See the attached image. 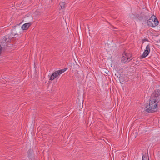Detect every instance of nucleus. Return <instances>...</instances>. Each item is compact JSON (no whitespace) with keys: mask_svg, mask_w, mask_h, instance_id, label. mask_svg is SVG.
<instances>
[{"mask_svg":"<svg viewBox=\"0 0 160 160\" xmlns=\"http://www.w3.org/2000/svg\"><path fill=\"white\" fill-rule=\"evenodd\" d=\"M158 102L150 99L148 108L146 109V111L149 113L156 111L158 110L157 104Z\"/></svg>","mask_w":160,"mask_h":160,"instance_id":"f257e3e1","label":"nucleus"},{"mask_svg":"<svg viewBox=\"0 0 160 160\" xmlns=\"http://www.w3.org/2000/svg\"><path fill=\"white\" fill-rule=\"evenodd\" d=\"M147 23L149 26L154 27L158 25L159 22L156 16L153 15L148 20Z\"/></svg>","mask_w":160,"mask_h":160,"instance_id":"f03ea898","label":"nucleus"},{"mask_svg":"<svg viewBox=\"0 0 160 160\" xmlns=\"http://www.w3.org/2000/svg\"><path fill=\"white\" fill-rule=\"evenodd\" d=\"M150 99L156 102H159L160 101V90H155L153 92L150 97Z\"/></svg>","mask_w":160,"mask_h":160,"instance_id":"7ed1b4c3","label":"nucleus"},{"mask_svg":"<svg viewBox=\"0 0 160 160\" xmlns=\"http://www.w3.org/2000/svg\"><path fill=\"white\" fill-rule=\"evenodd\" d=\"M66 70L67 68H64L55 72L51 76L49 80L51 81L53 80L56 78L64 72Z\"/></svg>","mask_w":160,"mask_h":160,"instance_id":"20e7f679","label":"nucleus"},{"mask_svg":"<svg viewBox=\"0 0 160 160\" xmlns=\"http://www.w3.org/2000/svg\"><path fill=\"white\" fill-rule=\"evenodd\" d=\"M150 52V46L149 45H148L146 47V50L144 51L143 54L140 57V58L142 59L145 58L148 55Z\"/></svg>","mask_w":160,"mask_h":160,"instance_id":"39448f33","label":"nucleus"},{"mask_svg":"<svg viewBox=\"0 0 160 160\" xmlns=\"http://www.w3.org/2000/svg\"><path fill=\"white\" fill-rule=\"evenodd\" d=\"M130 58L128 57L126 53L123 54L122 57V62L124 63H128L130 60L132 59H131L129 60Z\"/></svg>","mask_w":160,"mask_h":160,"instance_id":"423d86ee","label":"nucleus"},{"mask_svg":"<svg viewBox=\"0 0 160 160\" xmlns=\"http://www.w3.org/2000/svg\"><path fill=\"white\" fill-rule=\"evenodd\" d=\"M31 23H25L22 26V28L24 30H27L31 26Z\"/></svg>","mask_w":160,"mask_h":160,"instance_id":"0eeeda50","label":"nucleus"},{"mask_svg":"<svg viewBox=\"0 0 160 160\" xmlns=\"http://www.w3.org/2000/svg\"><path fill=\"white\" fill-rule=\"evenodd\" d=\"M12 38V37H11L8 35H6L3 39V41H5L6 42H8L11 41V38Z\"/></svg>","mask_w":160,"mask_h":160,"instance_id":"6e6552de","label":"nucleus"},{"mask_svg":"<svg viewBox=\"0 0 160 160\" xmlns=\"http://www.w3.org/2000/svg\"><path fill=\"white\" fill-rule=\"evenodd\" d=\"M142 160H149V157L148 155L146 154L143 155L142 156Z\"/></svg>","mask_w":160,"mask_h":160,"instance_id":"1a4fd4ad","label":"nucleus"},{"mask_svg":"<svg viewBox=\"0 0 160 160\" xmlns=\"http://www.w3.org/2000/svg\"><path fill=\"white\" fill-rule=\"evenodd\" d=\"M59 5L60 6L62 9H63L64 8L65 4L64 2H61L60 3Z\"/></svg>","mask_w":160,"mask_h":160,"instance_id":"9d476101","label":"nucleus"},{"mask_svg":"<svg viewBox=\"0 0 160 160\" xmlns=\"http://www.w3.org/2000/svg\"><path fill=\"white\" fill-rule=\"evenodd\" d=\"M16 35H17V34H16L13 35L14 36L13 37V38H14V37Z\"/></svg>","mask_w":160,"mask_h":160,"instance_id":"9b49d317","label":"nucleus"},{"mask_svg":"<svg viewBox=\"0 0 160 160\" xmlns=\"http://www.w3.org/2000/svg\"><path fill=\"white\" fill-rule=\"evenodd\" d=\"M113 28H114V27H113Z\"/></svg>","mask_w":160,"mask_h":160,"instance_id":"f8f14e48","label":"nucleus"}]
</instances>
